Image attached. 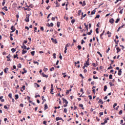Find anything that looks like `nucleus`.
I'll use <instances>...</instances> for the list:
<instances>
[{
    "label": "nucleus",
    "mask_w": 125,
    "mask_h": 125,
    "mask_svg": "<svg viewBox=\"0 0 125 125\" xmlns=\"http://www.w3.org/2000/svg\"><path fill=\"white\" fill-rule=\"evenodd\" d=\"M51 40L54 43H57V40L56 39H54L53 38H51Z\"/></svg>",
    "instance_id": "5"
},
{
    "label": "nucleus",
    "mask_w": 125,
    "mask_h": 125,
    "mask_svg": "<svg viewBox=\"0 0 125 125\" xmlns=\"http://www.w3.org/2000/svg\"><path fill=\"white\" fill-rule=\"evenodd\" d=\"M56 4H57L56 7H59L60 6V4L57 1H56Z\"/></svg>",
    "instance_id": "12"
},
{
    "label": "nucleus",
    "mask_w": 125,
    "mask_h": 125,
    "mask_svg": "<svg viewBox=\"0 0 125 125\" xmlns=\"http://www.w3.org/2000/svg\"><path fill=\"white\" fill-rule=\"evenodd\" d=\"M123 114V110H120L119 112V115H122Z\"/></svg>",
    "instance_id": "40"
},
{
    "label": "nucleus",
    "mask_w": 125,
    "mask_h": 125,
    "mask_svg": "<svg viewBox=\"0 0 125 125\" xmlns=\"http://www.w3.org/2000/svg\"><path fill=\"white\" fill-rule=\"evenodd\" d=\"M116 50H117V53H119V52L121 51V49L119 47H117Z\"/></svg>",
    "instance_id": "17"
},
{
    "label": "nucleus",
    "mask_w": 125,
    "mask_h": 125,
    "mask_svg": "<svg viewBox=\"0 0 125 125\" xmlns=\"http://www.w3.org/2000/svg\"><path fill=\"white\" fill-rule=\"evenodd\" d=\"M70 43H67L65 45V47L64 48V52L65 54L67 53V47H69V46L70 45Z\"/></svg>",
    "instance_id": "2"
},
{
    "label": "nucleus",
    "mask_w": 125,
    "mask_h": 125,
    "mask_svg": "<svg viewBox=\"0 0 125 125\" xmlns=\"http://www.w3.org/2000/svg\"><path fill=\"white\" fill-rule=\"evenodd\" d=\"M3 9H4V10H5V11H7L8 10V9H7V7H6V6H4V8H3Z\"/></svg>",
    "instance_id": "38"
},
{
    "label": "nucleus",
    "mask_w": 125,
    "mask_h": 125,
    "mask_svg": "<svg viewBox=\"0 0 125 125\" xmlns=\"http://www.w3.org/2000/svg\"><path fill=\"white\" fill-rule=\"evenodd\" d=\"M107 123H108V121H107V120H104V123H101V125H104L105 124H107Z\"/></svg>",
    "instance_id": "14"
},
{
    "label": "nucleus",
    "mask_w": 125,
    "mask_h": 125,
    "mask_svg": "<svg viewBox=\"0 0 125 125\" xmlns=\"http://www.w3.org/2000/svg\"><path fill=\"white\" fill-rule=\"evenodd\" d=\"M67 108H64V113H67Z\"/></svg>",
    "instance_id": "61"
},
{
    "label": "nucleus",
    "mask_w": 125,
    "mask_h": 125,
    "mask_svg": "<svg viewBox=\"0 0 125 125\" xmlns=\"http://www.w3.org/2000/svg\"><path fill=\"white\" fill-rule=\"evenodd\" d=\"M15 100H17V99H18V98H19V96L18 95H15Z\"/></svg>",
    "instance_id": "26"
},
{
    "label": "nucleus",
    "mask_w": 125,
    "mask_h": 125,
    "mask_svg": "<svg viewBox=\"0 0 125 125\" xmlns=\"http://www.w3.org/2000/svg\"><path fill=\"white\" fill-rule=\"evenodd\" d=\"M35 86H37V87H40V85L38 84L37 83H34Z\"/></svg>",
    "instance_id": "30"
},
{
    "label": "nucleus",
    "mask_w": 125,
    "mask_h": 125,
    "mask_svg": "<svg viewBox=\"0 0 125 125\" xmlns=\"http://www.w3.org/2000/svg\"><path fill=\"white\" fill-rule=\"evenodd\" d=\"M43 125H47V124H46V121H44L43 122Z\"/></svg>",
    "instance_id": "64"
},
{
    "label": "nucleus",
    "mask_w": 125,
    "mask_h": 125,
    "mask_svg": "<svg viewBox=\"0 0 125 125\" xmlns=\"http://www.w3.org/2000/svg\"><path fill=\"white\" fill-rule=\"evenodd\" d=\"M91 14L92 15H93V14H95V11L94 10V11H92L91 13Z\"/></svg>",
    "instance_id": "52"
},
{
    "label": "nucleus",
    "mask_w": 125,
    "mask_h": 125,
    "mask_svg": "<svg viewBox=\"0 0 125 125\" xmlns=\"http://www.w3.org/2000/svg\"><path fill=\"white\" fill-rule=\"evenodd\" d=\"M8 97H9L10 98H12V94H11V93L9 94Z\"/></svg>",
    "instance_id": "44"
},
{
    "label": "nucleus",
    "mask_w": 125,
    "mask_h": 125,
    "mask_svg": "<svg viewBox=\"0 0 125 125\" xmlns=\"http://www.w3.org/2000/svg\"><path fill=\"white\" fill-rule=\"evenodd\" d=\"M62 99L63 100V103H65V104H68V101H66V99H64L63 98Z\"/></svg>",
    "instance_id": "8"
},
{
    "label": "nucleus",
    "mask_w": 125,
    "mask_h": 125,
    "mask_svg": "<svg viewBox=\"0 0 125 125\" xmlns=\"http://www.w3.org/2000/svg\"><path fill=\"white\" fill-rule=\"evenodd\" d=\"M53 26H54V24H53V23L52 22H51L50 24L49 23H48V25H47L48 27H53Z\"/></svg>",
    "instance_id": "9"
},
{
    "label": "nucleus",
    "mask_w": 125,
    "mask_h": 125,
    "mask_svg": "<svg viewBox=\"0 0 125 125\" xmlns=\"http://www.w3.org/2000/svg\"><path fill=\"white\" fill-rule=\"evenodd\" d=\"M80 77H81L82 79H84V77L83 76V74H80Z\"/></svg>",
    "instance_id": "57"
},
{
    "label": "nucleus",
    "mask_w": 125,
    "mask_h": 125,
    "mask_svg": "<svg viewBox=\"0 0 125 125\" xmlns=\"http://www.w3.org/2000/svg\"><path fill=\"white\" fill-rule=\"evenodd\" d=\"M53 57L54 59H56V54H55V53L53 54Z\"/></svg>",
    "instance_id": "35"
},
{
    "label": "nucleus",
    "mask_w": 125,
    "mask_h": 125,
    "mask_svg": "<svg viewBox=\"0 0 125 125\" xmlns=\"http://www.w3.org/2000/svg\"><path fill=\"white\" fill-rule=\"evenodd\" d=\"M107 88H108V87H107V85H104V91H106V90H107Z\"/></svg>",
    "instance_id": "25"
},
{
    "label": "nucleus",
    "mask_w": 125,
    "mask_h": 125,
    "mask_svg": "<svg viewBox=\"0 0 125 125\" xmlns=\"http://www.w3.org/2000/svg\"><path fill=\"white\" fill-rule=\"evenodd\" d=\"M83 43H85V42L83 40H82L81 41V44H83Z\"/></svg>",
    "instance_id": "45"
},
{
    "label": "nucleus",
    "mask_w": 125,
    "mask_h": 125,
    "mask_svg": "<svg viewBox=\"0 0 125 125\" xmlns=\"http://www.w3.org/2000/svg\"><path fill=\"white\" fill-rule=\"evenodd\" d=\"M57 25L58 28H59V27H60V22L58 21V22H57Z\"/></svg>",
    "instance_id": "28"
},
{
    "label": "nucleus",
    "mask_w": 125,
    "mask_h": 125,
    "mask_svg": "<svg viewBox=\"0 0 125 125\" xmlns=\"http://www.w3.org/2000/svg\"><path fill=\"white\" fill-rule=\"evenodd\" d=\"M10 57H11V55H10V54H9V55L6 57V58H7V59H10Z\"/></svg>",
    "instance_id": "37"
},
{
    "label": "nucleus",
    "mask_w": 125,
    "mask_h": 125,
    "mask_svg": "<svg viewBox=\"0 0 125 125\" xmlns=\"http://www.w3.org/2000/svg\"><path fill=\"white\" fill-rule=\"evenodd\" d=\"M50 71L52 72V71H54V67H52L50 69Z\"/></svg>",
    "instance_id": "49"
},
{
    "label": "nucleus",
    "mask_w": 125,
    "mask_h": 125,
    "mask_svg": "<svg viewBox=\"0 0 125 125\" xmlns=\"http://www.w3.org/2000/svg\"><path fill=\"white\" fill-rule=\"evenodd\" d=\"M109 23H110L111 24H113V23H114V19L111 18L109 20Z\"/></svg>",
    "instance_id": "7"
},
{
    "label": "nucleus",
    "mask_w": 125,
    "mask_h": 125,
    "mask_svg": "<svg viewBox=\"0 0 125 125\" xmlns=\"http://www.w3.org/2000/svg\"><path fill=\"white\" fill-rule=\"evenodd\" d=\"M62 76H63V78H66L67 77V75H66V73H62Z\"/></svg>",
    "instance_id": "34"
},
{
    "label": "nucleus",
    "mask_w": 125,
    "mask_h": 125,
    "mask_svg": "<svg viewBox=\"0 0 125 125\" xmlns=\"http://www.w3.org/2000/svg\"><path fill=\"white\" fill-rule=\"evenodd\" d=\"M75 20H71V23H72V24H74V23H75Z\"/></svg>",
    "instance_id": "58"
},
{
    "label": "nucleus",
    "mask_w": 125,
    "mask_h": 125,
    "mask_svg": "<svg viewBox=\"0 0 125 125\" xmlns=\"http://www.w3.org/2000/svg\"><path fill=\"white\" fill-rule=\"evenodd\" d=\"M99 30V28H97L96 29V33H97V34H99V31H98V30Z\"/></svg>",
    "instance_id": "36"
},
{
    "label": "nucleus",
    "mask_w": 125,
    "mask_h": 125,
    "mask_svg": "<svg viewBox=\"0 0 125 125\" xmlns=\"http://www.w3.org/2000/svg\"><path fill=\"white\" fill-rule=\"evenodd\" d=\"M109 80H112L113 79V75L112 74L109 75Z\"/></svg>",
    "instance_id": "27"
},
{
    "label": "nucleus",
    "mask_w": 125,
    "mask_h": 125,
    "mask_svg": "<svg viewBox=\"0 0 125 125\" xmlns=\"http://www.w3.org/2000/svg\"><path fill=\"white\" fill-rule=\"evenodd\" d=\"M98 103H100V104H103V101H102L101 99H100L98 101Z\"/></svg>",
    "instance_id": "21"
},
{
    "label": "nucleus",
    "mask_w": 125,
    "mask_h": 125,
    "mask_svg": "<svg viewBox=\"0 0 125 125\" xmlns=\"http://www.w3.org/2000/svg\"><path fill=\"white\" fill-rule=\"evenodd\" d=\"M107 35H109L108 36V38H111V33L110 32V31H108V32H107Z\"/></svg>",
    "instance_id": "23"
},
{
    "label": "nucleus",
    "mask_w": 125,
    "mask_h": 125,
    "mask_svg": "<svg viewBox=\"0 0 125 125\" xmlns=\"http://www.w3.org/2000/svg\"><path fill=\"white\" fill-rule=\"evenodd\" d=\"M104 33H105V31H103V33L100 35V38L102 40H103V37H102V36L104 35Z\"/></svg>",
    "instance_id": "11"
},
{
    "label": "nucleus",
    "mask_w": 125,
    "mask_h": 125,
    "mask_svg": "<svg viewBox=\"0 0 125 125\" xmlns=\"http://www.w3.org/2000/svg\"><path fill=\"white\" fill-rule=\"evenodd\" d=\"M109 84L110 85V86H113V85H114V84H113V83H112V82H109Z\"/></svg>",
    "instance_id": "55"
},
{
    "label": "nucleus",
    "mask_w": 125,
    "mask_h": 125,
    "mask_svg": "<svg viewBox=\"0 0 125 125\" xmlns=\"http://www.w3.org/2000/svg\"><path fill=\"white\" fill-rule=\"evenodd\" d=\"M99 17H100V15H98L96 16V17L95 18V19H96V18H99Z\"/></svg>",
    "instance_id": "56"
},
{
    "label": "nucleus",
    "mask_w": 125,
    "mask_h": 125,
    "mask_svg": "<svg viewBox=\"0 0 125 125\" xmlns=\"http://www.w3.org/2000/svg\"><path fill=\"white\" fill-rule=\"evenodd\" d=\"M48 108V106H47V104H44V110H46Z\"/></svg>",
    "instance_id": "19"
},
{
    "label": "nucleus",
    "mask_w": 125,
    "mask_h": 125,
    "mask_svg": "<svg viewBox=\"0 0 125 125\" xmlns=\"http://www.w3.org/2000/svg\"><path fill=\"white\" fill-rule=\"evenodd\" d=\"M42 77L45 78H48V76L44 74V73H42Z\"/></svg>",
    "instance_id": "20"
},
{
    "label": "nucleus",
    "mask_w": 125,
    "mask_h": 125,
    "mask_svg": "<svg viewBox=\"0 0 125 125\" xmlns=\"http://www.w3.org/2000/svg\"><path fill=\"white\" fill-rule=\"evenodd\" d=\"M21 48H23V49H27V46L25 45V44L24 43H22Z\"/></svg>",
    "instance_id": "6"
},
{
    "label": "nucleus",
    "mask_w": 125,
    "mask_h": 125,
    "mask_svg": "<svg viewBox=\"0 0 125 125\" xmlns=\"http://www.w3.org/2000/svg\"><path fill=\"white\" fill-rule=\"evenodd\" d=\"M21 67H22V65L21 63H19L18 65V68H21Z\"/></svg>",
    "instance_id": "42"
},
{
    "label": "nucleus",
    "mask_w": 125,
    "mask_h": 125,
    "mask_svg": "<svg viewBox=\"0 0 125 125\" xmlns=\"http://www.w3.org/2000/svg\"><path fill=\"white\" fill-rule=\"evenodd\" d=\"M92 33V29H91L90 32H89L88 33H87V35H91V33Z\"/></svg>",
    "instance_id": "32"
},
{
    "label": "nucleus",
    "mask_w": 125,
    "mask_h": 125,
    "mask_svg": "<svg viewBox=\"0 0 125 125\" xmlns=\"http://www.w3.org/2000/svg\"><path fill=\"white\" fill-rule=\"evenodd\" d=\"M86 3H85V1H83L82 4V6H85Z\"/></svg>",
    "instance_id": "31"
},
{
    "label": "nucleus",
    "mask_w": 125,
    "mask_h": 125,
    "mask_svg": "<svg viewBox=\"0 0 125 125\" xmlns=\"http://www.w3.org/2000/svg\"><path fill=\"white\" fill-rule=\"evenodd\" d=\"M59 54H60L59 58L61 60H62V56L61 55V53H60Z\"/></svg>",
    "instance_id": "48"
},
{
    "label": "nucleus",
    "mask_w": 125,
    "mask_h": 125,
    "mask_svg": "<svg viewBox=\"0 0 125 125\" xmlns=\"http://www.w3.org/2000/svg\"><path fill=\"white\" fill-rule=\"evenodd\" d=\"M85 65L87 66H89V62H86L85 63Z\"/></svg>",
    "instance_id": "41"
},
{
    "label": "nucleus",
    "mask_w": 125,
    "mask_h": 125,
    "mask_svg": "<svg viewBox=\"0 0 125 125\" xmlns=\"http://www.w3.org/2000/svg\"><path fill=\"white\" fill-rule=\"evenodd\" d=\"M20 106V107H21V108H23L24 107V104H21Z\"/></svg>",
    "instance_id": "53"
},
{
    "label": "nucleus",
    "mask_w": 125,
    "mask_h": 125,
    "mask_svg": "<svg viewBox=\"0 0 125 125\" xmlns=\"http://www.w3.org/2000/svg\"><path fill=\"white\" fill-rule=\"evenodd\" d=\"M30 15L29 14H27L26 15V18L25 19V22H29V21H30Z\"/></svg>",
    "instance_id": "1"
},
{
    "label": "nucleus",
    "mask_w": 125,
    "mask_h": 125,
    "mask_svg": "<svg viewBox=\"0 0 125 125\" xmlns=\"http://www.w3.org/2000/svg\"><path fill=\"white\" fill-rule=\"evenodd\" d=\"M11 30H12V31H11V33H13V32L15 31V30H16V29L15 28V27H14V26H12L11 27Z\"/></svg>",
    "instance_id": "4"
},
{
    "label": "nucleus",
    "mask_w": 125,
    "mask_h": 125,
    "mask_svg": "<svg viewBox=\"0 0 125 125\" xmlns=\"http://www.w3.org/2000/svg\"><path fill=\"white\" fill-rule=\"evenodd\" d=\"M81 13H82V10H80L78 11V14H79V16H80V15H81Z\"/></svg>",
    "instance_id": "54"
},
{
    "label": "nucleus",
    "mask_w": 125,
    "mask_h": 125,
    "mask_svg": "<svg viewBox=\"0 0 125 125\" xmlns=\"http://www.w3.org/2000/svg\"><path fill=\"white\" fill-rule=\"evenodd\" d=\"M123 11H124V8L120 11L119 13H120V14H123Z\"/></svg>",
    "instance_id": "46"
},
{
    "label": "nucleus",
    "mask_w": 125,
    "mask_h": 125,
    "mask_svg": "<svg viewBox=\"0 0 125 125\" xmlns=\"http://www.w3.org/2000/svg\"><path fill=\"white\" fill-rule=\"evenodd\" d=\"M79 107L82 108L83 110H84V108L83 107V104H79Z\"/></svg>",
    "instance_id": "18"
},
{
    "label": "nucleus",
    "mask_w": 125,
    "mask_h": 125,
    "mask_svg": "<svg viewBox=\"0 0 125 125\" xmlns=\"http://www.w3.org/2000/svg\"><path fill=\"white\" fill-rule=\"evenodd\" d=\"M77 47H78L79 50H81V49H82V46H81L80 45H78Z\"/></svg>",
    "instance_id": "33"
},
{
    "label": "nucleus",
    "mask_w": 125,
    "mask_h": 125,
    "mask_svg": "<svg viewBox=\"0 0 125 125\" xmlns=\"http://www.w3.org/2000/svg\"><path fill=\"white\" fill-rule=\"evenodd\" d=\"M111 69H113V67H112V66H110L109 67H108L107 70H110Z\"/></svg>",
    "instance_id": "59"
},
{
    "label": "nucleus",
    "mask_w": 125,
    "mask_h": 125,
    "mask_svg": "<svg viewBox=\"0 0 125 125\" xmlns=\"http://www.w3.org/2000/svg\"><path fill=\"white\" fill-rule=\"evenodd\" d=\"M54 89V88H53V84H51V89H50L51 94H54V93H53Z\"/></svg>",
    "instance_id": "3"
},
{
    "label": "nucleus",
    "mask_w": 125,
    "mask_h": 125,
    "mask_svg": "<svg viewBox=\"0 0 125 125\" xmlns=\"http://www.w3.org/2000/svg\"><path fill=\"white\" fill-rule=\"evenodd\" d=\"M22 52L21 54H25V53H27V51H26L24 49H23L22 50Z\"/></svg>",
    "instance_id": "22"
},
{
    "label": "nucleus",
    "mask_w": 125,
    "mask_h": 125,
    "mask_svg": "<svg viewBox=\"0 0 125 125\" xmlns=\"http://www.w3.org/2000/svg\"><path fill=\"white\" fill-rule=\"evenodd\" d=\"M117 105V103H115L113 105V108H115V107H116Z\"/></svg>",
    "instance_id": "62"
},
{
    "label": "nucleus",
    "mask_w": 125,
    "mask_h": 125,
    "mask_svg": "<svg viewBox=\"0 0 125 125\" xmlns=\"http://www.w3.org/2000/svg\"><path fill=\"white\" fill-rule=\"evenodd\" d=\"M4 73H7V72H8V68L6 67V68L4 69Z\"/></svg>",
    "instance_id": "15"
},
{
    "label": "nucleus",
    "mask_w": 125,
    "mask_h": 125,
    "mask_svg": "<svg viewBox=\"0 0 125 125\" xmlns=\"http://www.w3.org/2000/svg\"><path fill=\"white\" fill-rule=\"evenodd\" d=\"M85 67H87V65H85V63H84V66L83 67V69H84Z\"/></svg>",
    "instance_id": "60"
},
{
    "label": "nucleus",
    "mask_w": 125,
    "mask_h": 125,
    "mask_svg": "<svg viewBox=\"0 0 125 125\" xmlns=\"http://www.w3.org/2000/svg\"><path fill=\"white\" fill-rule=\"evenodd\" d=\"M11 51L13 53H14L16 51V48H13L11 49Z\"/></svg>",
    "instance_id": "16"
},
{
    "label": "nucleus",
    "mask_w": 125,
    "mask_h": 125,
    "mask_svg": "<svg viewBox=\"0 0 125 125\" xmlns=\"http://www.w3.org/2000/svg\"><path fill=\"white\" fill-rule=\"evenodd\" d=\"M119 21H120V18H118L115 21V23H119Z\"/></svg>",
    "instance_id": "43"
},
{
    "label": "nucleus",
    "mask_w": 125,
    "mask_h": 125,
    "mask_svg": "<svg viewBox=\"0 0 125 125\" xmlns=\"http://www.w3.org/2000/svg\"><path fill=\"white\" fill-rule=\"evenodd\" d=\"M33 63H34V64H37V65H39V62H38L34 61V62H33Z\"/></svg>",
    "instance_id": "51"
},
{
    "label": "nucleus",
    "mask_w": 125,
    "mask_h": 125,
    "mask_svg": "<svg viewBox=\"0 0 125 125\" xmlns=\"http://www.w3.org/2000/svg\"><path fill=\"white\" fill-rule=\"evenodd\" d=\"M48 70V69L47 68H45V67H44L43 71L44 72H46V71H47Z\"/></svg>",
    "instance_id": "47"
},
{
    "label": "nucleus",
    "mask_w": 125,
    "mask_h": 125,
    "mask_svg": "<svg viewBox=\"0 0 125 125\" xmlns=\"http://www.w3.org/2000/svg\"><path fill=\"white\" fill-rule=\"evenodd\" d=\"M61 120H62V118L57 117L56 118V121H60Z\"/></svg>",
    "instance_id": "24"
},
{
    "label": "nucleus",
    "mask_w": 125,
    "mask_h": 125,
    "mask_svg": "<svg viewBox=\"0 0 125 125\" xmlns=\"http://www.w3.org/2000/svg\"><path fill=\"white\" fill-rule=\"evenodd\" d=\"M31 54L32 55V56H34L35 55V51H33L31 52Z\"/></svg>",
    "instance_id": "39"
},
{
    "label": "nucleus",
    "mask_w": 125,
    "mask_h": 125,
    "mask_svg": "<svg viewBox=\"0 0 125 125\" xmlns=\"http://www.w3.org/2000/svg\"><path fill=\"white\" fill-rule=\"evenodd\" d=\"M98 54H99V55L101 57H102V54H101V53H100V52L98 51L97 52Z\"/></svg>",
    "instance_id": "50"
},
{
    "label": "nucleus",
    "mask_w": 125,
    "mask_h": 125,
    "mask_svg": "<svg viewBox=\"0 0 125 125\" xmlns=\"http://www.w3.org/2000/svg\"><path fill=\"white\" fill-rule=\"evenodd\" d=\"M100 117H101V116H103V112H100Z\"/></svg>",
    "instance_id": "63"
},
{
    "label": "nucleus",
    "mask_w": 125,
    "mask_h": 125,
    "mask_svg": "<svg viewBox=\"0 0 125 125\" xmlns=\"http://www.w3.org/2000/svg\"><path fill=\"white\" fill-rule=\"evenodd\" d=\"M118 75V76H121V75H122V69L119 70Z\"/></svg>",
    "instance_id": "13"
},
{
    "label": "nucleus",
    "mask_w": 125,
    "mask_h": 125,
    "mask_svg": "<svg viewBox=\"0 0 125 125\" xmlns=\"http://www.w3.org/2000/svg\"><path fill=\"white\" fill-rule=\"evenodd\" d=\"M14 58H17V59H18V58H19V57H18V55L16 54V55H14Z\"/></svg>",
    "instance_id": "29"
},
{
    "label": "nucleus",
    "mask_w": 125,
    "mask_h": 125,
    "mask_svg": "<svg viewBox=\"0 0 125 125\" xmlns=\"http://www.w3.org/2000/svg\"><path fill=\"white\" fill-rule=\"evenodd\" d=\"M84 26H85V27L86 28V30H87V31H88V25H86V23H84Z\"/></svg>",
    "instance_id": "10"
}]
</instances>
